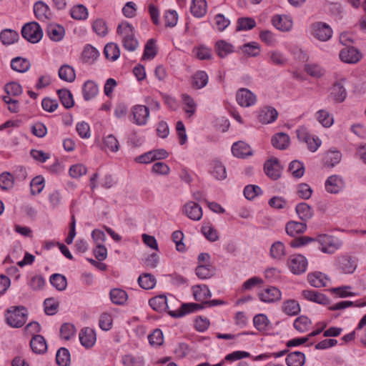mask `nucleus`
Returning a JSON list of instances; mask_svg holds the SVG:
<instances>
[{
    "label": "nucleus",
    "instance_id": "1",
    "mask_svg": "<svg viewBox=\"0 0 366 366\" xmlns=\"http://www.w3.org/2000/svg\"><path fill=\"white\" fill-rule=\"evenodd\" d=\"M27 311L24 306H11L5 313L6 323L12 327H21L26 322Z\"/></svg>",
    "mask_w": 366,
    "mask_h": 366
},
{
    "label": "nucleus",
    "instance_id": "2",
    "mask_svg": "<svg viewBox=\"0 0 366 366\" xmlns=\"http://www.w3.org/2000/svg\"><path fill=\"white\" fill-rule=\"evenodd\" d=\"M315 241L319 244V249L323 253L333 254L342 246V242L337 237L328 234H320Z\"/></svg>",
    "mask_w": 366,
    "mask_h": 366
},
{
    "label": "nucleus",
    "instance_id": "3",
    "mask_svg": "<svg viewBox=\"0 0 366 366\" xmlns=\"http://www.w3.org/2000/svg\"><path fill=\"white\" fill-rule=\"evenodd\" d=\"M287 265L292 274H301L306 272L308 261L302 254H293L288 257Z\"/></svg>",
    "mask_w": 366,
    "mask_h": 366
},
{
    "label": "nucleus",
    "instance_id": "4",
    "mask_svg": "<svg viewBox=\"0 0 366 366\" xmlns=\"http://www.w3.org/2000/svg\"><path fill=\"white\" fill-rule=\"evenodd\" d=\"M335 265L337 269L343 274H352L357 267V263L354 257L345 254L336 257Z\"/></svg>",
    "mask_w": 366,
    "mask_h": 366
},
{
    "label": "nucleus",
    "instance_id": "5",
    "mask_svg": "<svg viewBox=\"0 0 366 366\" xmlns=\"http://www.w3.org/2000/svg\"><path fill=\"white\" fill-rule=\"evenodd\" d=\"M297 135L298 139L305 142L312 152H316L322 144L321 140L317 137L310 134L305 127H299L297 129Z\"/></svg>",
    "mask_w": 366,
    "mask_h": 366
},
{
    "label": "nucleus",
    "instance_id": "6",
    "mask_svg": "<svg viewBox=\"0 0 366 366\" xmlns=\"http://www.w3.org/2000/svg\"><path fill=\"white\" fill-rule=\"evenodd\" d=\"M309 31L313 37L321 41H326L332 36V29L324 22L318 21L312 24Z\"/></svg>",
    "mask_w": 366,
    "mask_h": 366
},
{
    "label": "nucleus",
    "instance_id": "7",
    "mask_svg": "<svg viewBox=\"0 0 366 366\" xmlns=\"http://www.w3.org/2000/svg\"><path fill=\"white\" fill-rule=\"evenodd\" d=\"M21 34L24 39L31 43H37L41 39L43 32L39 24L30 22L22 27Z\"/></svg>",
    "mask_w": 366,
    "mask_h": 366
},
{
    "label": "nucleus",
    "instance_id": "8",
    "mask_svg": "<svg viewBox=\"0 0 366 366\" xmlns=\"http://www.w3.org/2000/svg\"><path fill=\"white\" fill-rule=\"evenodd\" d=\"M345 187V182L340 175L332 174L327 178L325 182V189L330 194H339Z\"/></svg>",
    "mask_w": 366,
    "mask_h": 366
},
{
    "label": "nucleus",
    "instance_id": "9",
    "mask_svg": "<svg viewBox=\"0 0 366 366\" xmlns=\"http://www.w3.org/2000/svg\"><path fill=\"white\" fill-rule=\"evenodd\" d=\"M149 109L144 105H135L131 109L130 120L137 125H144L149 118Z\"/></svg>",
    "mask_w": 366,
    "mask_h": 366
},
{
    "label": "nucleus",
    "instance_id": "10",
    "mask_svg": "<svg viewBox=\"0 0 366 366\" xmlns=\"http://www.w3.org/2000/svg\"><path fill=\"white\" fill-rule=\"evenodd\" d=\"M339 57L345 64H354L362 59V54L353 46H346L340 51Z\"/></svg>",
    "mask_w": 366,
    "mask_h": 366
},
{
    "label": "nucleus",
    "instance_id": "11",
    "mask_svg": "<svg viewBox=\"0 0 366 366\" xmlns=\"http://www.w3.org/2000/svg\"><path fill=\"white\" fill-rule=\"evenodd\" d=\"M236 99L239 106L249 107L256 104L257 96L248 89L241 88L237 92Z\"/></svg>",
    "mask_w": 366,
    "mask_h": 366
},
{
    "label": "nucleus",
    "instance_id": "12",
    "mask_svg": "<svg viewBox=\"0 0 366 366\" xmlns=\"http://www.w3.org/2000/svg\"><path fill=\"white\" fill-rule=\"evenodd\" d=\"M271 22L274 28L281 31H289L293 26L292 17L286 14L274 15Z\"/></svg>",
    "mask_w": 366,
    "mask_h": 366
},
{
    "label": "nucleus",
    "instance_id": "13",
    "mask_svg": "<svg viewBox=\"0 0 366 366\" xmlns=\"http://www.w3.org/2000/svg\"><path fill=\"white\" fill-rule=\"evenodd\" d=\"M345 79L341 78L336 81L330 88V97L336 102H342L347 97V91L344 87Z\"/></svg>",
    "mask_w": 366,
    "mask_h": 366
},
{
    "label": "nucleus",
    "instance_id": "14",
    "mask_svg": "<svg viewBox=\"0 0 366 366\" xmlns=\"http://www.w3.org/2000/svg\"><path fill=\"white\" fill-rule=\"evenodd\" d=\"M258 297L259 300L265 303H272L281 300L282 292L276 287H269L261 290Z\"/></svg>",
    "mask_w": 366,
    "mask_h": 366
},
{
    "label": "nucleus",
    "instance_id": "15",
    "mask_svg": "<svg viewBox=\"0 0 366 366\" xmlns=\"http://www.w3.org/2000/svg\"><path fill=\"white\" fill-rule=\"evenodd\" d=\"M269 254L270 258L276 262L284 261L287 255L285 243L281 241L273 242L270 246Z\"/></svg>",
    "mask_w": 366,
    "mask_h": 366
},
{
    "label": "nucleus",
    "instance_id": "16",
    "mask_svg": "<svg viewBox=\"0 0 366 366\" xmlns=\"http://www.w3.org/2000/svg\"><path fill=\"white\" fill-rule=\"evenodd\" d=\"M183 212L188 218L194 221L200 220L203 215L201 206L192 201L188 202L184 205Z\"/></svg>",
    "mask_w": 366,
    "mask_h": 366
},
{
    "label": "nucleus",
    "instance_id": "17",
    "mask_svg": "<svg viewBox=\"0 0 366 366\" xmlns=\"http://www.w3.org/2000/svg\"><path fill=\"white\" fill-rule=\"evenodd\" d=\"M282 167L276 158H271L264 163V172L266 174L273 179L280 177Z\"/></svg>",
    "mask_w": 366,
    "mask_h": 366
},
{
    "label": "nucleus",
    "instance_id": "18",
    "mask_svg": "<svg viewBox=\"0 0 366 366\" xmlns=\"http://www.w3.org/2000/svg\"><path fill=\"white\" fill-rule=\"evenodd\" d=\"M192 294L196 301L206 303L212 294L209 287L204 285H194L192 287Z\"/></svg>",
    "mask_w": 366,
    "mask_h": 366
},
{
    "label": "nucleus",
    "instance_id": "19",
    "mask_svg": "<svg viewBox=\"0 0 366 366\" xmlns=\"http://www.w3.org/2000/svg\"><path fill=\"white\" fill-rule=\"evenodd\" d=\"M252 321L254 328L259 332H266L271 328V322L265 314L256 315Z\"/></svg>",
    "mask_w": 366,
    "mask_h": 366
},
{
    "label": "nucleus",
    "instance_id": "20",
    "mask_svg": "<svg viewBox=\"0 0 366 366\" xmlns=\"http://www.w3.org/2000/svg\"><path fill=\"white\" fill-rule=\"evenodd\" d=\"M232 152L234 157L238 158H244L252 154L249 145L242 141L232 144Z\"/></svg>",
    "mask_w": 366,
    "mask_h": 366
},
{
    "label": "nucleus",
    "instance_id": "21",
    "mask_svg": "<svg viewBox=\"0 0 366 366\" xmlns=\"http://www.w3.org/2000/svg\"><path fill=\"white\" fill-rule=\"evenodd\" d=\"M81 344L86 348L92 347L96 342V334L92 328L85 327L79 333Z\"/></svg>",
    "mask_w": 366,
    "mask_h": 366
},
{
    "label": "nucleus",
    "instance_id": "22",
    "mask_svg": "<svg viewBox=\"0 0 366 366\" xmlns=\"http://www.w3.org/2000/svg\"><path fill=\"white\" fill-rule=\"evenodd\" d=\"M207 11L206 0H192L190 5V12L196 18H202Z\"/></svg>",
    "mask_w": 366,
    "mask_h": 366
},
{
    "label": "nucleus",
    "instance_id": "23",
    "mask_svg": "<svg viewBox=\"0 0 366 366\" xmlns=\"http://www.w3.org/2000/svg\"><path fill=\"white\" fill-rule=\"evenodd\" d=\"M309 283L315 287H325L329 282L327 276L320 272H315L307 275Z\"/></svg>",
    "mask_w": 366,
    "mask_h": 366
},
{
    "label": "nucleus",
    "instance_id": "24",
    "mask_svg": "<svg viewBox=\"0 0 366 366\" xmlns=\"http://www.w3.org/2000/svg\"><path fill=\"white\" fill-rule=\"evenodd\" d=\"M277 117V112L269 107H264L259 112L258 119L262 124H270Z\"/></svg>",
    "mask_w": 366,
    "mask_h": 366
},
{
    "label": "nucleus",
    "instance_id": "25",
    "mask_svg": "<svg viewBox=\"0 0 366 366\" xmlns=\"http://www.w3.org/2000/svg\"><path fill=\"white\" fill-rule=\"evenodd\" d=\"M30 347L33 352L44 354L47 350V345L44 337L40 335H34L30 341Z\"/></svg>",
    "mask_w": 366,
    "mask_h": 366
},
{
    "label": "nucleus",
    "instance_id": "26",
    "mask_svg": "<svg viewBox=\"0 0 366 366\" xmlns=\"http://www.w3.org/2000/svg\"><path fill=\"white\" fill-rule=\"evenodd\" d=\"M35 16L40 21H45L50 19L51 13L49 6L43 1H39L34 6Z\"/></svg>",
    "mask_w": 366,
    "mask_h": 366
},
{
    "label": "nucleus",
    "instance_id": "27",
    "mask_svg": "<svg viewBox=\"0 0 366 366\" xmlns=\"http://www.w3.org/2000/svg\"><path fill=\"white\" fill-rule=\"evenodd\" d=\"M317 122L325 128L331 127L334 124L333 115L327 109H320L315 113Z\"/></svg>",
    "mask_w": 366,
    "mask_h": 366
},
{
    "label": "nucleus",
    "instance_id": "28",
    "mask_svg": "<svg viewBox=\"0 0 366 366\" xmlns=\"http://www.w3.org/2000/svg\"><path fill=\"white\" fill-rule=\"evenodd\" d=\"M183 109L187 117H192L197 108V104L194 99L187 94H183L182 95Z\"/></svg>",
    "mask_w": 366,
    "mask_h": 366
},
{
    "label": "nucleus",
    "instance_id": "29",
    "mask_svg": "<svg viewBox=\"0 0 366 366\" xmlns=\"http://www.w3.org/2000/svg\"><path fill=\"white\" fill-rule=\"evenodd\" d=\"M305 299L318 304L325 305L327 302V298L322 293L311 290H305L302 292Z\"/></svg>",
    "mask_w": 366,
    "mask_h": 366
},
{
    "label": "nucleus",
    "instance_id": "30",
    "mask_svg": "<svg viewBox=\"0 0 366 366\" xmlns=\"http://www.w3.org/2000/svg\"><path fill=\"white\" fill-rule=\"evenodd\" d=\"M64 28L59 24H50L47 26L46 34L54 41H60L64 36Z\"/></svg>",
    "mask_w": 366,
    "mask_h": 366
},
{
    "label": "nucleus",
    "instance_id": "31",
    "mask_svg": "<svg viewBox=\"0 0 366 366\" xmlns=\"http://www.w3.org/2000/svg\"><path fill=\"white\" fill-rule=\"evenodd\" d=\"M285 361L287 366H303L305 362V355L299 351L292 352L287 355Z\"/></svg>",
    "mask_w": 366,
    "mask_h": 366
},
{
    "label": "nucleus",
    "instance_id": "32",
    "mask_svg": "<svg viewBox=\"0 0 366 366\" xmlns=\"http://www.w3.org/2000/svg\"><path fill=\"white\" fill-rule=\"evenodd\" d=\"M30 66V61L27 59L20 56L14 58L11 61V69L19 73H24L27 71Z\"/></svg>",
    "mask_w": 366,
    "mask_h": 366
},
{
    "label": "nucleus",
    "instance_id": "33",
    "mask_svg": "<svg viewBox=\"0 0 366 366\" xmlns=\"http://www.w3.org/2000/svg\"><path fill=\"white\" fill-rule=\"evenodd\" d=\"M209 81L207 74L204 71H197L192 78V86L196 89L204 87Z\"/></svg>",
    "mask_w": 366,
    "mask_h": 366
},
{
    "label": "nucleus",
    "instance_id": "34",
    "mask_svg": "<svg viewBox=\"0 0 366 366\" xmlns=\"http://www.w3.org/2000/svg\"><path fill=\"white\" fill-rule=\"evenodd\" d=\"M215 50L219 56L224 58L234 52V46L225 40H219L215 44Z\"/></svg>",
    "mask_w": 366,
    "mask_h": 366
},
{
    "label": "nucleus",
    "instance_id": "35",
    "mask_svg": "<svg viewBox=\"0 0 366 366\" xmlns=\"http://www.w3.org/2000/svg\"><path fill=\"white\" fill-rule=\"evenodd\" d=\"M307 228V225L303 222H297L295 221L289 222L286 225V232L291 237H295L303 233Z\"/></svg>",
    "mask_w": 366,
    "mask_h": 366
},
{
    "label": "nucleus",
    "instance_id": "36",
    "mask_svg": "<svg viewBox=\"0 0 366 366\" xmlns=\"http://www.w3.org/2000/svg\"><path fill=\"white\" fill-rule=\"evenodd\" d=\"M272 144L278 149H285L290 144V137L285 133H277L272 137Z\"/></svg>",
    "mask_w": 366,
    "mask_h": 366
},
{
    "label": "nucleus",
    "instance_id": "37",
    "mask_svg": "<svg viewBox=\"0 0 366 366\" xmlns=\"http://www.w3.org/2000/svg\"><path fill=\"white\" fill-rule=\"evenodd\" d=\"M159 159H160V149H154L137 157L135 162L140 164H149Z\"/></svg>",
    "mask_w": 366,
    "mask_h": 366
},
{
    "label": "nucleus",
    "instance_id": "38",
    "mask_svg": "<svg viewBox=\"0 0 366 366\" xmlns=\"http://www.w3.org/2000/svg\"><path fill=\"white\" fill-rule=\"evenodd\" d=\"M298 217L304 221H307L313 216V209L305 202L298 204L295 208Z\"/></svg>",
    "mask_w": 366,
    "mask_h": 366
},
{
    "label": "nucleus",
    "instance_id": "39",
    "mask_svg": "<svg viewBox=\"0 0 366 366\" xmlns=\"http://www.w3.org/2000/svg\"><path fill=\"white\" fill-rule=\"evenodd\" d=\"M59 76L65 81L73 82L76 78L75 71L68 64L62 65L59 69Z\"/></svg>",
    "mask_w": 366,
    "mask_h": 366
},
{
    "label": "nucleus",
    "instance_id": "40",
    "mask_svg": "<svg viewBox=\"0 0 366 366\" xmlns=\"http://www.w3.org/2000/svg\"><path fill=\"white\" fill-rule=\"evenodd\" d=\"M211 173L219 180L224 179L227 177L225 167L219 161L214 160L211 163Z\"/></svg>",
    "mask_w": 366,
    "mask_h": 366
},
{
    "label": "nucleus",
    "instance_id": "41",
    "mask_svg": "<svg viewBox=\"0 0 366 366\" xmlns=\"http://www.w3.org/2000/svg\"><path fill=\"white\" fill-rule=\"evenodd\" d=\"M104 53L107 59L114 61L119 57L120 50L117 44L108 43L104 47Z\"/></svg>",
    "mask_w": 366,
    "mask_h": 366
},
{
    "label": "nucleus",
    "instance_id": "42",
    "mask_svg": "<svg viewBox=\"0 0 366 366\" xmlns=\"http://www.w3.org/2000/svg\"><path fill=\"white\" fill-rule=\"evenodd\" d=\"M283 312L290 316H295L300 312V306L297 301L289 300L285 301L282 305Z\"/></svg>",
    "mask_w": 366,
    "mask_h": 366
},
{
    "label": "nucleus",
    "instance_id": "43",
    "mask_svg": "<svg viewBox=\"0 0 366 366\" xmlns=\"http://www.w3.org/2000/svg\"><path fill=\"white\" fill-rule=\"evenodd\" d=\"M240 49L243 54L249 56L254 57L259 56L260 54L259 44L255 41L244 44Z\"/></svg>",
    "mask_w": 366,
    "mask_h": 366
},
{
    "label": "nucleus",
    "instance_id": "44",
    "mask_svg": "<svg viewBox=\"0 0 366 366\" xmlns=\"http://www.w3.org/2000/svg\"><path fill=\"white\" fill-rule=\"evenodd\" d=\"M342 158V154L339 151H329L323 158L324 164L327 167H334L338 164Z\"/></svg>",
    "mask_w": 366,
    "mask_h": 366
},
{
    "label": "nucleus",
    "instance_id": "45",
    "mask_svg": "<svg viewBox=\"0 0 366 366\" xmlns=\"http://www.w3.org/2000/svg\"><path fill=\"white\" fill-rule=\"evenodd\" d=\"M110 299L115 305H123L127 300V294L123 290L114 288L110 291Z\"/></svg>",
    "mask_w": 366,
    "mask_h": 366
},
{
    "label": "nucleus",
    "instance_id": "46",
    "mask_svg": "<svg viewBox=\"0 0 366 366\" xmlns=\"http://www.w3.org/2000/svg\"><path fill=\"white\" fill-rule=\"evenodd\" d=\"M269 62L277 66H283L287 63L285 54L278 51L272 50L268 53Z\"/></svg>",
    "mask_w": 366,
    "mask_h": 366
},
{
    "label": "nucleus",
    "instance_id": "47",
    "mask_svg": "<svg viewBox=\"0 0 366 366\" xmlns=\"http://www.w3.org/2000/svg\"><path fill=\"white\" fill-rule=\"evenodd\" d=\"M99 56L98 50L91 45H86L82 52V59L86 63H93Z\"/></svg>",
    "mask_w": 366,
    "mask_h": 366
},
{
    "label": "nucleus",
    "instance_id": "48",
    "mask_svg": "<svg viewBox=\"0 0 366 366\" xmlns=\"http://www.w3.org/2000/svg\"><path fill=\"white\" fill-rule=\"evenodd\" d=\"M311 325V320L305 315H301L296 318L293 323L294 327L300 332H305L307 331Z\"/></svg>",
    "mask_w": 366,
    "mask_h": 366
},
{
    "label": "nucleus",
    "instance_id": "49",
    "mask_svg": "<svg viewBox=\"0 0 366 366\" xmlns=\"http://www.w3.org/2000/svg\"><path fill=\"white\" fill-rule=\"evenodd\" d=\"M98 93V86L92 81H87L83 86V96L86 100L94 98Z\"/></svg>",
    "mask_w": 366,
    "mask_h": 366
},
{
    "label": "nucleus",
    "instance_id": "50",
    "mask_svg": "<svg viewBox=\"0 0 366 366\" xmlns=\"http://www.w3.org/2000/svg\"><path fill=\"white\" fill-rule=\"evenodd\" d=\"M156 41L155 39H150L147 42L142 56L143 59H152L157 55V48L156 47Z\"/></svg>",
    "mask_w": 366,
    "mask_h": 366
},
{
    "label": "nucleus",
    "instance_id": "51",
    "mask_svg": "<svg viewBox=\"0 0 366 366\" xmlns=\"http://www.w3.org/2000/svg\"><path fill=\"white\" fill-rule=\"evenodd\" d=\"M56 361L59 366H69L70 363V353L65 347H61L56 352Z\"/></svg>",
    "mask_w": 366,
    "mask_h": 366
},
{
    "label": "nucleus",
    "instance_id": "52",
    "mask_svg": "<svg viewBox=\"0 0 366 366\" xmlns=\"http://www.w3.org/2000/svg\"><path fill=\"white\" fill-rule=\"evenodd\" d=\"M117 33L122 37V40L134 36V28L126 21H123L118 25Z\"/></svg>",
    "mask_w": 366,
    "mask_h": 366
},
{
    "label": "nucleus",
    "instance_id": "53",
    "mask_svg": "<svg viewBox=\"0 0 366 366\" xmlns=\"http://www.w3.org/2000/svg\"><path fill=\"white\" fill-rule=\"evenodd\" d=\"M194 55L200 60H207L212 58L211 49L204 45H199L193 49Z\"/></svg>",
    "mask_w": 366,
    "mask_h": 366
},
{
    "label": "nucleus",
    "instance_id": "54",
    "mask_svg": "<svg viewBox=\"0 0 366 366\" xmlns=\"http://www.w3.org/2000/svg\"><path fill=\"white\" fill-rule=\"evenodd\" d=\"M19 38V34L11 29H5L1 32L0 39L4 44H11Z\"/></svg>",
    "mask_w": 366,
    "mask_h": 366
},
{
    "label": "nucleus",
    "instance_id": "55",
    "mask_svg": "<svg viewBox=\"0 0 366 366\" xmlns=\"http://www.w3.org/2000/svg\"><path fill=\"white\" fill-rule=\"evenodd\" d=\"M204 236L210 242H215L219 239L217 229L210 224L206 223L202 227Z\"/></svg>",
    "mask_w": 366,
    "mask_h": 366
},
{
    "label": "nucleus",
    "instance_id": "56",
    "mask_svg": "<svg viewBox=\"0 0 366 366\" xmlns=\"http://www.w3.org/2000/svg\"><path fill=\"white\" fill-rule=\"evenodd\" d=\"M70 14L74 19L84 20L88 17V11L86 6L82 4H79L71 9Z\"/></svg>",
    "mask_w": 366,
    "mask_h": 366
},
{
    "label": "nucleus",
    "instance_id": "57",
    "mask_svg": "<svg viewBox=\"0 0 366 366\" xmlns=\"http://www.w3.org/2000/svg\"><path fill=\"white\" fill-rule=\"evenodd\" d=\"M51 284L58 290H64L67 285L66 277L60 274H54L50 277Z\"/></svg>",
    "mask_w": 366,
    "mask_h": 366
},
{
    "label": "nucleus",
    "instance_id": "58",
    "mask_svg": "<svg viewBox=\"0 0 366 366\" xmlns=\"http://www.w3.org/2000/svg\"><path fill=\"white\" fill-rule=\"evenodd\" d=\"M59 97L66 109H69L74 106V100L71 92L67 89H59L57 91Z\"/></svg>",
    "mask_w": 366,
    "mask_h": 366
},
{
    "label": "nucleus",
    "instance_id": "59",
    "mask_svg": "<svg viewBox=\"0 0 366 366\" xmlns=\"http://www.w3.org/2000/svg\"><path fill=\"white\" fill-rule=\"evenodd\" d=\"M138 283L142 288L149 290L154 287L156 281L150 274H143L139 277Z\"/></svg>",
    "mask_w": 366,
    "mask_h": 366
},
{
    "label": "nucleus",
    "instance_id": "60",
    "mask_svg": "<svg viewBox=\"0 0 366 366\" xmlns=\"http://www.w3.org/2000/svg\"><path fill=\"white\" fill-rule=\"evenodd\" d=\"M230 24L229 19L226 18L223 14H218L214 16L213 19V26L219 31H224Z\"/></svg>",
    "mask_w": 366,
    "mask_h": 366
},
{
    "label": "nucleus",
    "instance_id": "61",
    "mask_svg": "<svg viewBox=\"0 0 366 366\" xmlns=\"http://www.w3.org/2000/svg\"><path fill=\"white\" fill-rule=\"evenodd\" d=\"M256 26V21L251 17L239 18L237 21V30L238 31H248Z\"/></svg>",
    "mask_w": 366,
    "mask_h": 366
},
{
    "label": "nucleus",
    "instance_id": "62",
    "mask_svg": "<svg viewBox=\"0 0 366 366\" xmlns=\"http://www.w3.org/2000/svg\"><path fill=\"white\" fill-rule=\"evenodd\" d=\"M289 170L295 178H300L305 173L303 164L297 160L292 161L289 166Z\"/></svg>",
    "mask_w": 366,
    "mask_h": 366
},
{
    "label": "nucleus",
    "instance_id": "63",
    "mask_svg": "<svg viewBox=\"0 0 366 366\" xmlns=\"http://www.w3.org/2000/svg\"><path fill=\"white\" fill-rule=\"evenodd\" d=\"M4 91L6 93V96L16 97L22 93V87L19 84L11 81L5 85Z\"/></svg>",
    "mask_w": 366,
    "mask_h": 366
},
{
    "label": "nucleus",
    "instance_id": "64",
    "mask_svg": "<svg viewBox=\"0 0 366 366\" xmlns=\"http://www.w3.org/2000/svg\"><path fill=\"white\" fill-rule=\"evenodd\" d=\"M122 363L124 366H143L144 360L140 356L126 355L122 357Z\"/></svg>",
    "mask_w": 366,
    "mask_h": 366
}]
</instances>
